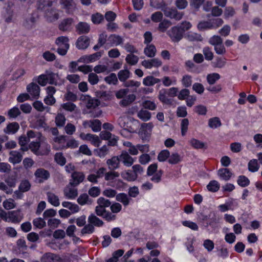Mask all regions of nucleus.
I'll list each match as a JSON object with an SVG mask.
<instances>
[{
    "label": "nucleus",
    "instance_id": "nucleus-1",
    "mask_svg": "<svg viewBox=\"0 0 262 262\" xmlns=\"http://www.w3.org/2000/svg\"><path fill=\"white\" fill-rule=\"evenodd\" d=\"M163 11L166 17L173 19L177 21L181 19L184 15L183 12L178 11L176 8L167 7Z\"/></svg>",
    "mask_w": 262,
    "mask_h": 262
},
{
    "label": "nucleus",
    "instance_id": "nucleus-2",
    "mask_svg": "<svg viewBox=\"0 0 262 262\" xmlns=\"http://www.w3.org/2000/svg\"><path fill=\"white\" fill-rule=\"evenodd\" d=\"M98 205L95 207V213L97 215H102V212H105L106 208L111 205V202L103 197H100L97 201Z\"/></svg>",
    "mask_w": 262,
    "mask_h": 262
},
{
    "label": "nucleus",
    "instance_id": "nucleus-3",
    "mask_svg": "<svg viewBox=\"0 0 262 262\" xmlns=\"http://www.w3.org/2000/svg\"><path fill=\"white\" fill-rule=\"evenodd\" d=\"M167 34L171 40L174 42H178L183 36V30L179 26L172 27L168 32Z\"/></svg>",
    "mask_w": 262,
    "mask_h": 262
},
{
    "label": "nucleus",
    "instance_id": "nucleus-4",
    "mask_svg": "<svg viewBox=\"0 0 262 262\" xmlns=\"http://www.w3.org/2000/svg\"><path fill=\"white\" fill-rule=\"evenodd\" d=\"M40 144L39 141L31 142L29 144V149L37 156L48 155L50 151V147L48 145L46 146V151L45 152L39 150Z\"/></svg>",
    "mask_w": 262,
    "mask_h": 262
},
{
    "label": "nucleus",
    "instance_id": "nucleus-5",
    "mask_svg": "<svg viewBox=\"0 0 262 262\" xmlns=\"http://www.w3.org/2000/svg\"><path fill=\"white\" fill-rule=\"evenodd\" d=\"M72 180H71L69 185L72 186H77L80 183L83 182L85 178L84 174L82 172L74 171L72 173Z\"/></svg>",
    "mask_w": 262,
    "mask_h": 262
},
{
    "label": "nucleus",
    "instance_id": "nucleus-6",
    "mask_svg": "<svg viewBox=\"0 0 262 262\" xmlns=\"http://www.w3.org/2000/svg\"><path fill=\"white\" fill-rule=\"evenodd\" d=\"M90 43V38L87 36H81L78 38L76 42V46L79 50H85L88 48Z\"/></svg>",
    "mask_w": 262,
    "mask_h": 262
},
{
    "label": "nucleus",
    "instance_id": "nucleus-7",
    "mask_svg": "<svg viewBox=\"0 0 262 262\" xmlns=\"http://www.w3.org/2000/svg\"><path fill=\"white\" fill-rule=\"evenodd\" d=\"M8 161L13 165L21 162L23 159V155L17 150H12L9 152Z\"/></svg>",
    "mask_w": 262,
    "mask_h": 262
},
{
    "label": "nucleus",
    "instance_id": "nucleus-8",
    "mask_svg": "<svg viewBox=\"0 0 262 262\" xmlns=\"http://www.w3.org/2000/svg\"><path fill=\"white\" fill-rule=\"evenodd\" d=\"M80 137L85 140L90 141L96 147H99L101 143L99 137L95 135L91 134H81Z\"/></svg>",
    "mask_w": 262,
    "mask_h": 262
},
{
    "label": "nucleus",
    "instance_id": "nucleus-9",
    "mask_svg": "<svg viewBox=\"0 0 262 262\" xmlns=\"http://www.w3.org/2000/svg\"><path fill=\"white\" fill-rule=\"evenodd\" d=\"M40 261L41 262H62L59 256L51 253L43 254L40 258Z\"/></svg>",
    "mask_w": 262,
    "mask_h": 262
},
{
    "label": "nucleus",
    "instance_id": "nucleus-10",
    "mask_svg": "<svg viewBox=\"0 0 262 262\" xmlns=\"http://www.w3.org/2000/svg\"><path fill=\"white\" fill-rule=\"evenodd\" d=\"M119 157L120 162H122L127 167L132 166L134 162V159L128 154L127 151H122Z\"/></svg>",
    "mask_w": 262,
    "mask_h": 262
},
{
    "label": "nucleus",
    "instance_id": "nucleus-11",
    "mask_svg": "<svg viewBox=\"0 0 262 262\" xmlns=\"http://www.w3.org/2000/svg\"><path fill=\"white\" fill-rule=\"evenodd\" d=\"M23 217V214L20 210H15L10 211L8 213V221H11L14 223H19Z\"/></svg>",
    "mask_w": 262,
    "mask_h": 262
},
{
    "label": "nucleus",
    "instance_id": "nucleus-12",
    "mask_svg": "<svg viewBox=\"0 0 262 262\" xmlns=\"http://www.w3.org/2000/svg\"><path fill=\"white\" fill-rule=\"evenodd\" d=\"M120 160L119 156H113L111 159H108L106 161V164L108 168L111 170H114L119 168Z\"/></svg>",
    "mask_w": 262,
    "mask_h": 262
},
{
    "label": "nucleus",
    "instance_id": "nucleus-13",
    "mask_svg": "<svg viewBox=\"0 0 262 262\" xmlns=\"http://www.w3.org/2000/svg\"><path fill=\"white\" fill-rule=\"evenodd\" d=\"M28 92L34 98H38L40 94V87L33 82L30 83L27 88Z\"/></svg>",
    "mask_w": 262,
    "mask_h": 262
},
{
    "label": "nucleus",
    "instance_id": "nucleus-14",
    "mask_svg": "<svg viewBox=\"0 0 262 262\" xmlns=\"http://www.w3.org/2000/svg\"><path fill=\"white\" fill-rule=\"evenodd\" d=\"M142 65L146 69H150L152 67L158 68L162 65V61L158 58H154L150 60H144L142 61Z\"/></svg>",
    "mask_w": 262,
    "mask_h": 262
},
{
    "label": "nucleus",
    "instance_id": "nucleus-15",
    "mask_svg": "<svg viewBox=\"0 0 262 262\" xmlns=\"http://www.w3.org/2000/svg\"><path fill=\"white\" fill-rule=\"evenodd\" d=\"M36 178L40 179L39 182H42L44 180H48L50 176L49 172L43 168H38L34 173Z\"/></svg>",
    "mask_w": 262,
    "mask_h": 262
},
{
    "label": "nucleus",
    "instance_id": "nucleus-16",
    "mask_svg": "<svg viewBox=\"0 0 262 262\" xmlns=\"http://www.w3.org/2000/svg\"><path fill=\"white\" fill-rule=\"evenodd\" d=\"M75 29L78 34H88L90 31V26L86 22H79L76 26Z\"/></svg>",
    "mask_w": 262,
    "mask_h": 262
},
{
    "label": "nucleus",
    "instance_id": "nucleus-17",
    "mask_svg": "<svg viewBox=\"0 0 262 262\" xmlns=\"http://www.w3.org/2000/svg\"><path fill=\"white\" fill-rule=\"evenodd\" d=\"M101 56L100 52H98L90 55H84L79 58L78 61L83 62H92L98 59Z\"/></svg>",
    "mask_w": 262,
    "mask_h": 262
},
{
    "label": "nucleus",
    "instance_id": "nucleus-18",
    "mask_svg": "<svg viewBox=\"0 0 262 262\" xmlns=\"http://www.w3.org/2000/svg\"><path fill=\"white\" fill-rule=\"evenodd\" d=\"M60 3L68 13H71L76 7V4L74 0H60Z\"/></svg>",
    "mask_w": 262,
    "mask_h": 262
},
{
    "label": "nucleus",
    "instance_id": "nucleus-19",
    "mask_svg": "<svg viewBox=\"0 0 262 262\" xmlns=\"http://www.w3.org/2000/svg\"><path fill=\"white\" fill-rule=\"evenodd\" d=\"M217 174L221 179L227 181L230 179L233 173L229 169L223 168L218 170Z\"/></svg>",
    "mask_w": 262,
    "mask_h": 262
},
{
    "label": "nucleus",
    "instance_id": "nucleus-20",
    "mask_svg": "<svg viewBox=\"0 0 262 262\" xmlns=\"http://www.w3.org/2000/svg\"><path fill=\"white\" fill-rule=\"evenodd\" d=\"M64 196L69 199H74L78 195L77 189L67 186L63 190Z\"/></svg>",
    "mask_w": 262,
    "mask_h": 262
},
{
    "label": "nucleus",
    "instance_id": "nucleus-21",
    "mask_svg": "<svg viewBox=\"0 0 262 262\" xmlns=\"http://www.w3.org/2000/svg\"><path fill=\"white\" fill-rule=\"evenodd\" d=\"M127 119L124 117H120L118 120V124L121 127L123 128L124 130H126L129 133H134V129L128 125V122L126 121Z\"/></svg>",
    "mask_w": 262,
    "mask_h": 262
},
{
    "label": "nucleus",
    "instance_id": "nucleus-22",
    "mask_svg": "<svg viewBox=\"0 0 262 262\" xmlns=\"http://www.w3.org/2000/svg\"><path fill=\"white\" fill-rule=\"evenodd\" d=\"M19 128V125L17 122H12L8 124L7 127L4 129L5 133L8 134H14L17 132Z\"/></svg>",
    "mask_w": 262,
    "mask_h": 262
},
{
    "label": "nucleus",
    "instance_id": "nucleus-23",
    "mask_svg": "<svg viewBox=\"0 0 262 262\" xmlns=\"http://www.w3.org/2000/svg\"><path fill=\"white\" fill-rule=\"evenodd\" d=\"M89 194L87 193L81 194L77 199V202L80 205H84L85 204L91 205L92 204L93 201L90 198Z\"/></svg>",
    "mask_w": 262,
    "mask_h": 262
},
{
    "label": "nucleus",
    "instance_id": "nucleus-24",
    "mask_svg": "<svg viewBox=\"0 0 262 262\" xmlns=\"http://www.w3.org/2000/svg\"><path fill=\"white\" fill-rule=\"evenodd\" d=\"M35 22L36 19L35 17L31 15L24 19L23 25L27 29H31L34 27Z\"/></svg>",
    "mask_w": 262,
    "mask_h": 262
},
{
    "label": "nucleus",
    "instance_id": "nucleus-25",
    "mask_svg": "<svg viewBox=\"0 0 262 262\" xmlns=\"http://www.w3.org/2000/svg\"><path fill=\"white\" fill-rule=\"evenodd\" d=\"M88 222L94 227H101L104 225V222L94 214H91L89 216Z\"/></svg>",
    "mask_w": 262,
    "mask_h": 262
},
{
    "label": "nucleus",
    "instance_id": "nucleus-26",
    "mask_svg": "<svg viewBox=\"0 0 262 262\" xmlns=\"http://www.w3.org/2000/svg\"><path fill=\"white\" fill-rule=\"evenodd\" d=\"M73 19L72 18H67L63 19L59 25V30L66 31L70 29L72 23Z\"/></svg>",
    "mask_w": 262,
    "mask_h": 262
},
{
    "label": "nucleus",
    "instance_id": "nucleus-27",
    "mask_svg": "<svg viewBox=\"0 0 262 262\" xmlns=\"http://www.w3.org/2000/svg\"><path fill=\"white\" fill-rule=\"evenodd\" d=\"M167 93L166 89H163L161 90L159 92L158 98L163 103L171 104L172 103L171 99L168 98Z\"/></svg>",
    "mask_w": 262,
    "mask_h": 262
},
{
    "label": "nucleus",
    "instance_id": "nucleus-28",
    "mask_svg": "<svg viewBox=\"0 0 262 262\" xmlns=\"http://www.w3.org/2000/svg\"><path fill=\"white\" fill-rule=\"evenodd\" d=\"M53 4V0H38L37 9L41 11H46Z\"/></svg>",
    "mask_w": 262,
    "mask_h": 262
},
{
    "label": "nucleus",
    "instance_id": "nucleus-29",
    "mask_svg": "<svg viewBox=\"0 0 262 262\" xmlns=\"http://www.w3.org/2000/svg\"><path fill=\"white\" fill-rule=\"evenodd\" d=\"M161 81L160 79L154 77L152 76H148L144 78L143 80V83L146 86H153L154 84Z\"/></svg>",
    "mask_w": 262,
    "mask_h": 262
},
{
    "label": "nucleus",
    "instance_id": "nucleus-30",
    "mask_svg": "<svg viewBox=\"0 0 262 262\" xmlns=\"http://www.w3.org/2000/svg\"><path fill=\"white\" fill-rule=\"evenodd\" d=\"M185 37L190 41H201L203 40L201 34L192 32L187 33Z\"/></svg>",
    "mask_w": 262,
    "mask_h": 262
},
{
    "label": "nucleus",
    "instance_id": "nucleus-31",
    "mask_svg": "<svg viewBox=\"0 0 262 262\" xmlns=\"http://www.w3.org/2000/svg\"><path fill=\"white\" fill-rule=\"evenodd\" d=\"M62 205L63 207L68 208L72 213L78 212L80 210V208L78 205L73 204L69 202H63L62 203Z\"/></svg>",
    "mask_w": 262,
    "mask_h": 262
},
{
    "label": "nucleus",
    "instance_id": "nucleus-32",
    "mask_svg": "<svg viewBox=\"0 0 262 262\" xmlns=\"http://www.w3.org/2000/svg\"><path fill=\"white\" fill-rule=\"evenodd\" d=\"M136 96L134 94H129L127 97L124 98L120 101V105L123 107H126L130 104L136 99Z\"/></svg>",
    "mask_w": 262,
    "mask_h": 262
},
{
    "label": "nucleus",
    "instance_id": "nucleus-33",
    "mask_svg": "<svg viewBox=\"0 0 262 262\" xmlns=\"http://www.w3.org/2000/svg\"><path fill=\"white\" fill-rule=\"evenodd\" d=\"M47 195L48 197V201L50 203H51L52 205L54 206H58L60 204L59 200L58 197L54 193L48 192L47 193Z\"/></svg>",
    "mask_w": 262,
    "mask_h": 262
},
{
    "label": "nucleus",
    "instance_id": "nucleus-34",
    "mask_svg": "<svg viewBox=\"0 0 262 262\" xmlns=\"http://www.w3.org/2000/svg\"><path fill=\"white\" fill-rule=\"evenodd\" d=\"M66 118L64 115L61 113H58L55 118V122L57 126L61 127L64 126L66 123Z\"/></svg>",
    "mask_w": 262,
    "mask_h": 262
},
{
    "label": "nucleus",
    "instance_id": "nucleus-35",
    "mask_svg": "<svg viewBox=\"0 0 262 262\" xmlns=\"http://www.w3.org/2000/svg\"><path fill=\"white\" fill-rule=\"evenodd\" d=\"M130 72L127 69L120 70L118 73V77L119 80L125 82L130 77Z\"/></svg>",
    "mask_w": 262,
    "mask_h": 262
},
{
    "label": "nucleus",
    "instance_id": "nucleus-36",
    "mask_svg": "<svg viewBox=\"0 0 262 262\" xmlns=\"http://www.w3.org/2000/svg\"><path fill=\"white\" fill-rule=\"evenodd\" d=\"M137 116L142 121H147L150 119L151 113L145 110L142 109L138 112Z\"/></svg>",
    "mask_w": 262,
    "mask_h": 262
},
{
    "label": "nucleus",
    "instance_id": "nucleus-37",
    "mask_svg": "<svg viewBox=\"0 0 262 262\" xmlns=\"http://www.w3.org/2000/svg\"><path fill=\"white\" fill-rule=\"evenodd\" d=\"M208 125L211 128H216L222 125V123L219 117H215L209 119Z\"/></svg>",
    "mask_w": 262,
    "mask_h": 262
},
{
    "label": "nucleus",
    "instance_id": "nucleus-38",
    "mask_svg": "<svg viewBox=\"0 0 262 262\" xmlns=\"http://www.w3.org/2000/svg\"><path fill=\"white\" fill-rule=\"evenodd\" d=\"M156 51L155 46L151 44L145 48L144 53L147 56L153 57L156 55Z\"/></svg>",
    "mask_w": 262,
    "mask_h": 262
},
{
    "label": "nucleus",
    "instance_id": "nucleus-39",
    "mask_svg": "<svg viewBox=\"0 0 262 262\" xmlns=\"http://www.w3.org/2000/svg\"><path fill=\"white\" fill-rule=\"evenodd\" d=\"M121 176L124 179L128 181H134L137 178L134 173V172L130 170L125 171L121 173Z\"/></svg>",
    "mask_w": 262,
    "mask_h": 262
},
{
    "label": "nucleus",
    "instance_id": "nucleus-40",
    "mask_svg": "<svg viewBox=\"0 0 262 262\" xmlns=\"http://www.w3.org/2000/svg\"><path fill=\"white\" fill-rule=\"evenodd\" d=\"M47 20L50 22H53L59 18V14L56 10H51L46 13Z\"/></svg>",
    "mask_w": 262,
    "mask_h": 262
},
{
    "label": "nucleus",
    "instance_id": "nucleus-41",
    "mask_svg": "<svg viewBox=\"0 0 262 262\" xmlns=\"http://www.w3.org/2000/svg\"><path fill=\"white\" fill-rule=\"evenodd\" d=\"M108 40L112 46H118L123 41V39L120 36L115 34L110 35Z\"/></svg>",
    "mask_w": 262,
    "mask_h": 262
},
{
    "label": "nucleus",
    "instance_id": "nucleus-42",
    "mask_svg": "<svg viewBox=\"0 0 262 262\" xmlns=\"http://www.w3.org/2000/svg\"><path fill=\"white\" fill-rule=\"evenodd\" d=\"M69 38L66 36H60L58 37L56 40V43L60 47H63L66 48H69Z\"/></svg>",
    "mask_w": 262,
    "mask_h": 262
},
{
    "label": "nucleus",
    "instance_id": "nucleus-43",
    "mask_svg": "<svg viewBox=\"0 0 262 262\" xmlns=\"http://www.w3.org/2000/svg\"><path fill=\"white\" fill-rule=\"evenodd\" d=\"M116 200L117 201L122 203L124 206L128 205L129 202L127 195L124 193H120L118 194H117Z\"/></svg>",
    "mask_w": 262,
    "mask_h": 262
},
{
    "label": "nucleus",
    "instance_id": "nucleus-44",
    "mask_svg": "<svg viewBox=\"0 0 262 262\" xmlns=\"http://www.w3.org/2000/svg\"><path fill=\"white\" fill-rule=\"evenodd\" d=\"M171 25L170 20L164 19L161 20L159 24L158 30L162 32H164Z\"/></svg>",
    "mask_w": 262,
    "mask_h": 262
},
{
    "label": "nucleus",
    "instance_id": "nucleus-45",
    "mask_svg": "<svg viewBox=\"0 0 262 262\" xmlns=\"http://www.w3.org/2000/svg\"><path fill=\"white\" fill-rule=\"evenodd\" d=\"M197 28L200 31H204L206 30L212 29L211 27L210 20H203L199 23L197 25Z\"/></svg>",
    "mask_w": 262,
    "mask_h": 262
},
{
    "label": "nucleus",
    "instance_id": "nucleus-46",
    "mask_svg": "<svg viewBox=\"0 0 262 262\" xmlns=\"http://www.w3.org/2000/svg\"><path fill=\"white\" fill-rule=\"evenodd\" d=\"M108 150L107 146L104 145L100 148L95 149L94 151L97 156L100 158H103L108 154Z\"/></svg>",
    "mask_w": 262,
    "mask_h": 262
},
{
    "label": "nucleus",
    "instance_id": "nucleus-47",
    "mask_svg": "<svg viewBox=\"0 0 262 262\" xmlns=\"http://www.w3.org/2000/svg\"><path fill=\"white\" fill-rule=\"evenodd\" d=\"M113 213H112V212H111L106 210L105 212H102V215H97L103 217L105 221L107 222H111L115 221L116 219V215Z\"/></svg>",
    "mask_w": 262,
    "mask_h": 262
},
{
    "label": "nucleus",
    "instance_id": "nucleus-48",
    "mask_svg": "<svg viewBox=\"0 0 262 262\" xmlns=\"http://www.w3.org/2000/svg\"><path fill=\"white\" fill-rule=\"evenodd\" d=\"M237 183L242 187L248 186L250 184V180L245 176L241 175L238 177Z\"/></svg>",
    "mask_w": 262,
    "mask_h": 262
},
{
    "label": "nucleus",
    "instance_id": "nucleus-49",
    "mask_svg": "<svg viewBox=\"0 0 262 262\" xmlns=\"http://www.w3.org/2000/svg\"><path fill=\"white\" fill-rule=\"evenodd\" d=\"M259 166L258 164L257 160L253 159L248 163V170L252 172H256L259 169Z\"/></svg>",
    "mask_w": 262,
    "mask_h": 262
},
{
    "label": "nucleus",
    "instance_id": "nucleus-50",
    "mask_svg": "<svg viewBox=\"0 0 262 262\" xmlns=\"http://www.w3.org/2000/svg\"><path fill=\"white\" fill-rule=\"evenodd\" d=\"M220 78V75L218 73L209 74L207 76V81L210 85L214 84Z\"/></svg>",
    "mask_w": 262,
    "mask_h": 262
},
{
    "label": "nucleus",
    "instance_id": "nucleus-51",
    "mask_svg": "<svg viewBox=\"0 0 262 262\" xmlns=\"http://www.w3.org/2000/svg\"><path fill=\"white\" fill-rule=\"evenodd\" d=\"M89 127H91L95 132H97L101 129V123L99 120H94L90 121Z\"/></svg>",
    "mask_w": 262,
    "mask_h": 262
},
{
    "label": "nucleus",
    "instance_id": "nucleus-52",
    "mask_svg": "<svg viewBox=\"0 0 262 262\" xmlns=\"http://www.w3.org/2000/svg\"><path fill=\"white\" fill-rule=\"evenodd\" d=\"M207 188L210 191L216 192L220 188V184L217 181L212 180L207 185Z\"/></svg>",
    "mask_w": 262,
    "mask_h": 262
},
{
    "label": "nucleus",
    "instance_id": "nucleus-53",
    "mask_svg": "<svg viewBox=\"0 0 262 262\" xmlns=\"http://www.w3.org/2000/svg\"><path fill=\"white\" fill-rule=\"evenodd\" d=\"M105 81L109 84L116 85L118 83V79L115 73H111L104 78Z\"/></svg>",
    "mask_w": 262,
    "mask_h": 262
},
{
    "label": "nucleus",
    "instance_id": "nucleus-54",
    "mask_svg": "<svg viewBox=\"0 0 262 262\" xmlns=\"http://www.w3.org/2000/svg\"><path fill=\"white\" fill-rule=\"evenodd\" d=\"M212 29H216L221 26L224 23L223 20L220 18L209 19Z\"/></svg>",
    "mask_w": 262,
    "mask_h": 262
},
{
    "label": "nucleus",
    "instance_id": "nucleus-55",
    "mask_svg": "<svg viewBox=\"0 0 262 262\" xmlns=\"http://www.w3.org/2000/svg\"><path fill=\"white\" fill-rule=\"evenodd\" d=\"M100 104V101L97 99L89 98L86 104V107L88 109L91 108H95L99 106Z\"/></svg>",
    "mask_w": 262,
    "mask_h": 262
},
{
    "label": "nucleus",
    "instance_id": "nucleus-56",
    "mask_svg": "<svg viewBox=\"0 0 262 262\" xmlns=\"http://www.w3.org/2000/svg\"><path fill=\"white\" fill-rule=\"evenodd\" d=\"M77 96L76 94L72 92L70 90H68L64 95V99L66 101L75 102L77 100Z\"/></svg>",
    "mask_w": 262,
    "mask_h": 262
},
{
    "label": "nucleus",
    "instance_id": "nucleus-57",
    "mask_svg": "<svg viewBox=\"0 0 262 262\" xmlns=\"http://www.w3.org/2000/svg\"><path fill=\"white\" fill-rule=\"evenodd\" d=\"M47 78L48 83L50 84L57 85V82L56 81V76H57L56 74L53 72H50L45 74Z\"/></svg>",
    "mask_w": 262,
    "mask_h": 262
},
{
    "label": "nucleus",
    "instance_id": "nucleus-58",
    "mask_svg": "<svg viewBox=\"0 0 262 262\" xmlns=\"http://www.w3.org/2000/svg\"><path fill=\"white\" fill-rule=\"evenodd\" d=\"M101 189L99 187L93 186L88 191V194L92 197L96 198L100 195Z\"/></svg>",
    "mask_w": 262,
    "mask_h": 262
},
{
    "label": "nucleus",
    "instance_id": "nucleus-59",
    "mask_svg": "<svg viewBox=\"0 0 262 262\" xmlns=\"http://www.w3.org/2000/svg\"><path fill=\"white\" fill-rule=\"evenodd\" d=\"M31 184L28 180H23L19 186V190L21 192H26L30 189Z\"/></svg>",
    "mask_w": 262,
    "mask_h": 262
},
{
    "label": "nucleus",
    "instance_id": "nucleus-60",
    "mask_svg": "<svg viewBox=\"0 0 262 262\" xmlns=\"http://www.w3.org/2000/svg\"><path fill=\"white\" fill-rule=\"evenodd\" d=\"M190 143L191 145L196 149H202L203 148H206L204 143L195 139H192L190 140Z\"/></svg>",
    "mask_w": 262,
    "mask_h": 262
},
{
    "label": "nucleus",
    "instance_id": "nucleus-61",
    "mask_svg": "<svg viewBox=\"0 0 262 262\" xmlns=\"http://www.w3.org/2000/svg\"><path fill=\"white\" fill-rule=\"evenodd\" d=\"M11 170V166L8 163L0 162V172L9 173Z\"/></svg>",
    "mask_w": 262,
    "mask_h": 262
},
{
    "label": "nucleus",
    "instance_id": "nucleus-62",
    "mask_svg": "<svg viewBox=\"0 0 262 262\" xmlns=\"http://www.w3.org/2000/svg\"><path fill=\"white\" fill-rule=\"evenodd\" d=\"M55 160L59 165L63 166L66 163V159L61 152L56 153L55 155Z\"/></svg>",
    "mask_w": 262,
    "mask_h": 262
},
{
    "label": "nucleus",
    "instance_id": "nucleus-63",
    "mask_svg": "<svg viewBox=\"0 0 262 262\" xmlns=\"http://www.w3.org/2000/svg\"><path fill=\"white\" fill-rule=\"evenodd\" d=\"M182 83L185 88H188L192 84V77L189 75H185L182 79Z\"/></svg>",
    "mask_w": 262,
    "mask_h": 262
},
{
    "label": "nucleus",
    "instance_id": "nucleus-64",
    "mask_svg": "<svg viewBox=\"0 0 262 262\" xmlns=\"http://www.w3.org/2000/svg\"><path fill=\"white\" fill-rule=\"evenodd\" d=\"M170 152L168 150H162L158 156V160L160 162H164L169 157Z\"/></svg>",
    "mask_w": 262,
    "mask_h": 262
}]
</instances>
